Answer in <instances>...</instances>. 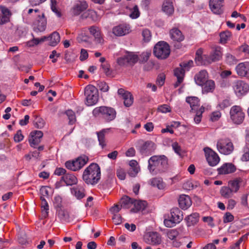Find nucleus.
I'll list each match as a JSON object with an SVG mask.
<instances>
[{"mask_svg": "<svg viewBox=\"0 0 249 249\" xmlns=\"http://www.w3.org/2000/svg\"><path fill=\"white\" fill-rule=\"evenodd\" d=\"M208 73L205 70L201 71L195 76V80L196 84L199 86H203L204 83L208 80Z\"/></svg>", "mask_w": 249, "mask_h": 249, "instance_id": "obj_25", "label": "nucleus"}, {"mask_svg": "<svg viewBox=\"0 0 249 249\" xmlns=\"http://www.w3.org/2000/svg\"><path fill=\"white\" fill-rule=\"evenodd\" d=\"M154 148V143L151 141H147L142 143L139 147V150L142 154L147 155Z\"/></svg>", "mask_w": 249, "mask_h": 249, "instance_id": "obj_26", "label": "nucleus"}, {"mask_svg": "<svg viewBox=\"0 0 249 249\" xmlns=\"http://www.w3.org/2000/svg\"><path fill=\"white\" fill-rule=\"evenodd\" d=\"M234 220L233 215L230 212H227L225 213L223 216V222L227 223L231 222Z\"/></svg>", "mask_w": 249, "mask_h": 249, "instance_id": "obj_57", "label": "nucleus"}, {"mask_svg": "<svg viewBox=\"0 0 249 249\" xmlns=\"http://www.w3.org/2000/svg\"><path fill=\"white\" fill-rule=\"evenodd\" d=\"M126 56L129 64H133L138 60V56L131 52H126Z\"/></svg>", "mask_w": 249, "mask_h": 249, "instance_id": "obj_47", "label": "nucleus"}, {"mask_svg": "<svg viewBox=\"0 0 249 249\" xmlns=\"http://www.w3.org/2000/svg\"><path fill=\"white\" fill-rule=\"evenodd\" d=\"M90 34L94 37L96 44L102 45L104 43L103 35L101 29L96 26H91L89 28Z\"/></svg>", "mask_w": 249, "mask_h": 249, "instance_id": "obj_15", "label": "nucleus"}, {"mask_svg": "<svg viewBox=\"0 0 249 249\" xmlns=\"http://www.w3.org/2000/svg\"><path fill=\"white\" fill-rule=\"evenodd\" d=\"M162 10L168 16L172 15L174 12L172 0H165L162 4Z\"/></svg>", "mask_w": 249, "mask_h": 249, "instance_id": "obj_29", "label": "nucleus"}, {"mask_svg": "<svg viewBox=\"0 0 249 249\" xmlns=\"http://www.w3.org/2000/svg\"><path fill=\"white\" fill-rule=\"evenodd\" d=\"M69 120V124H72L76 122L75 113L71 109H68L65 112Z\"/></svg>", "mask_w": 249, "mask_h": 249, "instance_id": "obj_51", "label": "nucleus"}, {"mask_svg": "<svg viewBox=\"0 0 249 249\" xmlns=\"http://www.w3.org/2000/svg\"><path fill=\"white\" fill-rule=\"evenodd\" d=\"M186 102L190 105L192 111L198 110L200 107L199 100L196 97H188L186 99Z\"/></svg>", "mask_w": 249, "mask_h": 249, "instance_id": "obj_33", "label": "nucleus"}, {"mask_svg": "<svg viewBox=\"0 0 249 249\" xmlns=\"http://www.w3.org/2000/svg\"><path fill=\"white\" fill-rule=\"evenodd\" d=\"M241 182V179L238 178L229 181L228 185L231 187L230 189L233 193H236L239 189Z\"/></svg>", "mask_w": 249, "mask_h": 249, "instance_id": "obj_41", "label": "nucleus"}, {"mask_svg": "<svg viewBox=\"0 0 249 249\" xmlns=\"http://www.w3.org/2000/svg\"><path fill=\"white\" fill-rule=\"evenodd\" d=\"M99 89L102 92H107L109 90V86L104 81H99L97 84Z\"/></svg>", "mask_w": 249, "mask_h": 249, "instance_id": "obj_54", "label": "nucleus"}, {"mask_svg": "<svg viewBox=\"0 0 249 249\" xmlns=\"http://www.w3.org/2000/svg\"><path fill=\"white\" fill-rule=\"evenodd\" d=\"M41 157L40 152L35 150L34 151H31L28 154L24 156L25 159L27 161H30L32 158L36 160H39Z\"/></svg>", "mask_w": 249, "mask_h": 249, "instance_id": "obj_44", "label": "nucleus"}, {"mask_svg": "<svg viewBox=\"0 0 249 249\" xmlns=\"http://www.w3.org/2000/svg\"><path fill=\"white\" fill-rule=\"evenodd\" d=\"M194 62L189 60L187 62L180 64V67L177 68L174 71V75L177 78V81L174 84L175 88L178 87L183 82L185 71H188L193 66Z\"/></svg>", "mask_w": 249, "mask_h": 249, "instance_id": "obj_5", "label": "nucleus"}, {"mask_svg": "<svg viewBox=\"0 0 249 249\" xmlns=\"http://www.w3.org/2000/svg\"><path fill=\"white\" fill-rule=\"evenodd\" d=\"M204 111V108L203 107H200L198 110L194 111L196 113V115L194 117V121L196 124H199L201 120V115Z\"/></svg>", "mask_w": 249, "mask_h": 249, "instance_id": "obj_53", "label": "nucleus"}, {"mask_svg": "<svg viewBox=\"0 0 249 249\" xmlns=\"http://www.w3.org/2000/svg\"><path fill=\"white\" fill-rule=\"evenodd\" d=\"M130 32L129 25L123 23L115 26L112 29V33L116 36H121L128 34Z\"/></svg>", "mask_w": 249, "mask_h": 249, "instance_id": "obj_18", "label": "nucleus"}, {"mask_svg": "<svg viewBox=\"0 0 249 249\" xmlns=\"http://www.w3.org/2000/svg\"><path fill=\"white\" fill-rule=\"evenodd\" d=\"M47 24V19L43 13L37 15L36 19L34 22L33 29L36 32H43L45 30Z\"/></svg>", "mask_w": 249, "mask_h": 249, "instance_id": "obj_14", "label": "nucleus"}, {"mask_svg": "<svg viewBox=\"0 0 249 249\" xmlns=\"http://www.w3.org/2000/svg\"><path fill=\"white\" fill-rule=\"evenodd\" d=\"M49 41V44L52 46H55L60 40V37L59 34L56 32H54L51 34L48 37H46V39Z\"/></svg>", "mask_w": 249, "mask_h": 249, "instance_id": "obj_35", "label": "nucleus"}, {"mask_svg": "<svg viewBox=\"0 0 249 249\" xmlns=\"http://www.w3.org/2000/svg\"><path fill=\"white\" fill-rule=\"evenodd\" d=\"M40 199L41 200V207L43 209L42 213L43 214H44L45 216H46L48 215L49 205L44 197L41 196Z\"/></svg>", "mask_w": 249, "mask_h": 249, "instance_id": "obj_52", "label": "nucleus"}, {"mask_svg": "<svg viewBox=\"0 0 249 249\" xmlns=\"http://www.w3.org/2000/svg\"><path fill=\"white\" fill-rule=\"evenodd\" d=\"M167 164L165 156H154L148 160V169L152 174H157L164 171Z\"/></svg>", "mask_w": 249, "mask_h": 249, "instance_id": "obj_2", "label": "nucleus"}, {"mask_svg": "<svg viewBox=\"0 0 249 249\" xmlns=\"http://www.w3.org/2000/svg\"><path fill=\"white\" fill-rule=\"evenodd\" d=\"M56 1L55 0H51V7L52 11L56 13L58 16H60V13L59 12L56 7Z\"/></svg>", "mask_w": 249, "mask_h": 249, "instance_id": "obj_63", "label": "nucleus"}, {"mask_svg": "<svg viewBox=\"0 0 249 249\" xmlns=\"http://www.w3.org/2000/svg\"><path fill=\"white\" fill-rule=\"evenodd\" d=\"M46 39V36H43L40 38H34L33 39L27 41L26 42V45L29 47H34L41 42H44Z\"/></svg>", "mask_w": 249, "mask_h": 249, "instance_id": "obj_46", "label": "nucleus"}, {"mask_svg": "<svg viewBox=\"0 0 249 249\" xmlns=\"http://www.w3.org/2000/svg\"><path fill=\"white\" fill-rule=\"evenodd\" d=\"M223 1L224 0H210L209 6L212 11L216 14H220Z\"/></svg>", "mask_w": 249, "mask_h": 249, "instance_id": "obj_21", "label": "nucleus"}, {"mask_svg": "<svg viewBox=\"0 0 249 249\" xmlns=\"http://www.w3.org/2000/svg\"><path fill=\"white\" fill-rule=\"evenodd\" d=\"M101 67L102 71L106 74V75H109L111 74V71L108 63L101 64Z\"/></svg>", "mask_w": 249, "mask_h": 249, "instance_id": "obj_55", "label": "nucleus"}, {"mask_svg": "<svg viewBox=\"0 0 249 249\" xmlns=\"http://www.w3.org/2000/svg\"><path fill=\"white\" fill-rule=\"evenodd\" d=\"M43 133L40 130H35L31 132L29 142L31 147L36 148V146L40 143L43 137Z\"/></svg>", "mask_w": 249, "mask_h": 249, "instance_id": "obj_16", "label": "nucleus"}, {"mask_svg": "<svg viewBox=\"0 0 249 249\" xmlns=\"http://www.w3.org/2000/svg\"><path fill=\"white\" fill-rule=\"evenodd\" d=\"M88 5L85 0H79L76 1L73 5L71 13L74 16L80 15L83 11L87 9Z\"/></svg>", "mask_w": 249, "mask_h": 249, "instance_id": "obj_19", "label": "nucleus"}, {"mask_svg": "<svg viewBox=\"0 0 249 249\" xmlns=\"http://www.w3.org/2000/svg\"><path fill=\"white\" fill-rule=\"evenodd\" d=\"M226 61L228 64L232 65L236 62L237 59L233 55L227 53L226 56Z\"/></svg>", "mask_w": 249, "mask_h": 249, "instance_id": "obj_58", "label": "nucleus"}, {"mask_svg": "<svg viewBox=\"0 0 249 249\" xmlns=\"http://www.w3.org/2000/svg\"><path fill=\"white\" fill-rule=\"evenodd\" d=\"M62 179L67 185H72L77 183V178L72 174H66L62 177Z\"/></svg>", "mask_w": 249, "mask_h": 249, "instance_id": "obj_34", "label": "nucleus"}, {"mask_svg": "<svg viewBox=\"0 0 249 249\" xmlns=\"http://www.w3.org/2000/svg\"><path fill=\"white\" fill-rule=\"evenodd\" d=\"M153 53L157 58L161 59H165L170 54V47L166 42L159 41L155 45Z\"/></svg>", "mask_w": 249, "mask_h": 249, "instance_id": "obj_7", "label": "nucleus"}, {"mask_svg": "<svg viewBox=\"0 0 249 249\" xmlns=\"http://www.w3.org/2000/svg\"><path fill=\"white\" fill-rule=\"evenodd\" d=\"M235 71L240 77H249V62L239 63L235 67Z\"/></svg>", "mask_w": 249, "mask_h": 249, "instance_id": "obj_17", "label": "nucleus"}, {"mask_svg": "<svg viewBox=\"0 0 249 249\" xmlns=\"http://www.w3.org/2000/svg\"><path fill=\"white\" fill-rule=\"evenodd\" d=\"M203 86V92H213L215 89V83L212 80H207Z\"/></svg>", "mask_w": 249, "mask_h": 249, "instance_id": "obj_40", "label": "nucleus"}, {"mask_svg": "<svg viewBox=\"0 0 249 249\" xmlns=\"http://www.w3.org/2000/svg\"><path fill=\"white\" fill-rule=\"evenodd\" d=\"M93 114L94 115L100 114L107 122L113 121L116 116V112L113 108L106 106L96 107L93 110Z\"/></svg>", "mask_w": 249, "mask_h": 249, "instance_id": "obj_4", "label": "nucleus"}, {"mask_svg": "<svg viewBox=\"0 0 249 249\" xmlns=\"http://www.w3.org/2000/svg\"><path fill=\"white\" fill-rule=\"evenodd\" d=\"M221 116V114L220 111H216L213 112L211 116V120L213 122L216 121L218 120Z\"/></svg>", "mask_w": 249, "mask_h": 249, "instance_id": "obj_61", "label": "nucleus"}, {"mask_svg": "<svg viewBox=\"0 0 249 249\" xmlns=\"http://www.w3.org/2000/svg\"><path fill=\"white\" fill-rule=\"evenodd\" d=\"M199 219V214L197 213H193L187 217L185 220L186 221L187 225L188 227H190L196 224Z\"/></svg>", "mask_w": 249, "mask_h": 249, "instance_id": "obj_37", "label": "nucleus"}, {"mask_svg": "<svg viewBox=\"0 0 249 249\" xmlns=\"http://www.w3.org/2000/svg\"><path fill=\"white\" fill-rule=\"evenodd\" d=\"M88 157L83 155L77 158L75 160H69L66 162V168L73 171H76L81 169L89 161Z\"/></svg>", "mask_w": 249, "mask_h": 249, "instance_id": "obj_8", "label": "nucleus"}, {"mask_svg": "<svg viewBox=\"0 0 249 249\" xmlns=\"http://www.w3.org/2000/svg\"><path fill=\"white\" fill-rule=\"evenodd\" d=\"M171 39L175 41H182L184 37L181 31L177 28H173L170 32Z\"/></svg>", "mask_w": 249, "mask_h": 249, "instance_id": "obj_32", "label": "nucleus"}, {"mask_svg": "<svg viewBox=\"0 0 249 249\" xmlns=\"http://www.w3.org/2000/svg\"><path fill=\"white\" fill-rule=\"evenodd\" d=\"M142 41L145 43L149 42L152 38V34L150 31L147 29H144L142 31Z\"/></svg>", "mask_w": 249, "mask_h": 249, "instance_id": "obj_48", "label": "nucleus"}, {"mask_svg": "<svg viewBox=\"0 0 249 249\" xmlns=\"http://www.w3.org/2000/svg\"><path fill=\"white\" fill-rule=\"evenodd\" d=\"M220 193L223 197L229 198L232 197L233 192L230 188L227 186H223L220 189Z\"/></svg>", "mask_w": 249, "mask_h": 249, "instance_id": "obj_42", "label": "nucleus"}, {"mask_svg": "<svg viewBox=\"0 0 249 249\" xmlns=\"http://www.w3.org/2000/svg\"><path fill=\"white\" fill-rule=\"evenodd\" d=\"M71 192L77 199H80L85 196V190L83 186L78 185L71 189Z\"/></svg>", "mask_w": 249, "mask_h": 249, "instance_id": "obj_30", "label": "nucleus"}, {"mask_svg": "<svg viewBox=\"0 0 249 249\" xmlns=\"http://www.w3.org/2000/svg\"><path fill=\"white\" fill-rule=\"evenodd\" d=\"M24 136L22 134L21 131L20 130H18L16 134L15 135L14 139L15 142H18L23 140Z\"/></svg>", "mask_w": 249, "mask_h": 249, "instance_id": "obj_62", "label": "nucleus"}, {"mask_svg": "<svg viewBox=\"0 0 249 249\" xmlns=\"http://www.w3.org/2000/svg\"><path fill=\"white\" fill-rule=\"evenodd\" d=\"M117 62L120 66H125L128 64L126 54H125L123 56L118 58Z\"/></svg>", "mask_w": 249, "mask_h": 249, "instance_id": "obj_60", "label": "nucleus"}, {"mask_svg": "<svg viewBox=\"0 0 249 249\" xmlns=\"http://www.w3.org/2000/svg\"><path fill=\"white\" fill-rule=\"evenodd\" d=\"M235 166L231 163H225L217 169L218 174L220 175L231 174L235 172Z\"/></svg>", "mask_w": 249, "mask_h": 249, "instance_id": "obj_23", "label": "nucleus"}, {"mask_svg": "<svg viewBox=\"0 0 249 249\" xmlns=\"http://www.w3.org/2000/svg\"><path fill=\"white\" fill-rule=\"evenodd\" d=\"M217 148L220 153L229 155L232 152L233 145L229 139H221L217 143Z\"/></svg>", "mask_w": 249, "mask_h": 249, "instance_id": "obj_10", "label": "nucleus"}, {"mask_svg": "<svg viewBox=\"0 0 249 249\" xmlns=\"http://www.w3.org/2000/svg\"><path fill=\"white\" fill-rule=\"evenodd\" d=\"M129 11V16L132 19H136L140 16V12L138 6L136 5L132 7H127Z\"/></svg>", "mask_w": 249, "mask_h": 249, "instance_id": "obj_39", "label": "nucleus"}, {"mask_svg": "<svg viewBox=\"0 0 249 249\" xmlns=\"http://www.w3.org/2000/svg\"><path fill=\"white\" fill-rule=\"evenodd\" d=\"M221 50L222 49L220 47H215L212 52L210 56H208L207 60L210 61V63H211L212 62L220 60L222 55Z\"/></svg>", "mask_w": 249, "mask_h": 249, "instance_id": "obj_22", "label": "nucleus"}, {"mask_svg": "<svg viewBox=\"0 0 249 249\" xmlns=\"http://www.w3.org/2000/svg\"><path fill=\"white\" fill-rule=\"evenodd\" d=\"M86 104L88 106H92L98 101L99 94L97 89L94 86L89 85L85 88Z\"/></svg>", "mask_w": 249, "mask_h": 249, "instance_id": "obj_3", "label": "nucleus"}, {"mask_svg": "<svg viewBox=\"0 0 249 249\" xmlns=\"http://www.w3.org/2000/svg\"><path fill=\"white\" fill-rule=\"evenodd\" d=\"M116 175L117 177L121 180H124L125 178V172L124 169L121 167H119L117 169Z\"/></svg>", "mask_w": 249, "mask_h": 249, "instance_id": "obj_56", "label": "nucleus"}, {"mask_svg": "<svg viewBox=\"0 0 249 249\" xmlns=\"http://www.w3.org/2000/svg\"><path fill=\"white\" fill-rule=\"evenodd\" d=\"M148 183L153 187H157L160 190H163L166 187L165 184L160 178H152L149 180Z\"/></svg>", "mask_w": 249, "mask_h": 249, "instance_id": "obj_31", "label": "nucleus"}, {"mask_svg": "<svg viewBox=\"0 0 249 249\" xmlns=\"http://www.w3.org/2000/svg\"><path fill=\"white\" fill-rule=\"evenodd\" d=\"M233 89L236 95L240 97L246 94L249 90L247 83L242 80H237L234 82Z\"/></svg>", "mask_w": 249, "mask_h": 249, "instance_id": "obj_12", "label": "nucleus"}, {"mask_svg": "<svg viewBox=\"0 0 249 249\" xmlns=\"http://www.w3.org/2000/svg\"><path fill=\"white\" fill-rule=\"evenodd\" d=\"M230 113L231 119L234 124H239L242 123L245 118V113L240 106L232 107Z\"/></svg>", "mask_w": 249, "mask_h": 249, "instance_id": "obj_9", "label": "nucleus"}, {"mask_svg": "<svg viewBox=\"0 0 249 249\" xmlns=\"http://www.w3.org/2000/svg\"><path fill=\"white\" fill-rule=\"evenodd\" d=\"M158 110L159 112L166 113L171 111V107L168 105L164 104L160 106L158 108Z\"/></svg>", "mask_w": 249, "mask_h": 249, "instance_id": "obj_59", "label": "nucleus"}, {"mask_svg": "<svg viewBox=\"0 0 249 249\" xmlns=\"http://www.w3.org/2000/svg\"><path fill=\"white\" fill-rule=\"evenodd\" d=\"M0 10L1 12L0 16V24H3L9 21L11 13L7 8L3 6H0Z\"/></svg>", "mask_w": 249, "mask_h": 249, "instance_id": "obj_28", "label": "nucleus"}, {"mask_svg": "<svg viewBox=\"0 0 249 249\" xmlns=\"http://www.w3.org/2000/svg\"><path fill=\"white\" fill-rule=\"evenodd\" d=\"M101 178V170L99 166L95 163H92L84 170L83 179L87 184L95 185Z\"/></svg>", "mask_w": 249, "mask_h": 249, "instance_id": "obj_1", "label": "nucleus"}, {"mask_svg": "<svg viewBox=\"0 0 249 249\" xmlns=\"http://www.w3.org/2000/svg\"><path fill=\"white\" fill-rule=\"evenodd\" d=\"M126 201L131 202L134 204V208L131 211L134 213H137L141 211H143L147 206V203L145 201L140 200H132L130 198L126 197Z\"/></svg>", "mask_w": 249, "mask_h": 249, "instance_id": "obj_20", "label": "nucleus"}, {"mask_svg": "<svg viewBox=\"0 0 249 249\" xmlns=\"http://www.w3.org/2000/svg\"><path fill=\"white\" fill-rule=\"evenodd\" d=\"M247 143L244 148V154L241 157V160L244 161H249V135L247 137Z\"/></svg>", "mask_w": 249, "mask_h": 249, "instance_id": "obj_43", "label": "nucleus"}, {"mask_svg": "<svg viewBox=\"0 0 249 249\" xmlns=\"http://www.w3.org/2000/svg\"><path fill=\"white\" fill-rule=\"evenodd\" d=\"M203 50L202 49H199L196 52L195 61L198 65H206L210 64V61H207L208 56L202 55Z\"/></svg>", "mask_w": 249, "mask_h": 249, "instance_id": "obj_24", "label": "nucleus"}, {"mask_svg": "<svg viewBox=\"0 0 249 249\" xmlns=\"http://www.w3.org/2000/svg\"><path fill=\"white\" fill-rule=\"evenodd\" d=\"M166 235L169 239L173 240L178 236V232L176 229L167 230Z\"/></svg>", "mask_w": 249, "mask_h": 249, "instance_id": "obj_50", "label": "nucleus"}, {"mask_svg": "<svg viewBox=\"0 0 249 249\" xmlns=\"http://www.w3.org/2000/svg\"><path fill=\"white\" fill-rule=\"evenodd\" d=\"M204 151L207 161L210 166H215L219 163L220 158L215 152L209 147L204 148Z\"/></svg>", "mask_w": 249, "mask_h": 249, "instance_id": "obj_13", "label": "nucleus"}, {"mask_svg": "<svg viewBox=\"0 0 249 249\" xmlns=\"http://www.w3.org/2000/svg\"><path fill=\"white\" fill-rule=\"evenodd\" d=\"M123 99L124 100V103L125 107H129L131 106L133 103V97L130 92L126 93Z\"/></svg>", "mask_w": 249, "mask_h": 249, "instance_id": "obj_49", "label": "nucleus"}, {"mask_svg": "<svg viewBox=\"0 0 249 249\" xmlns=\"http://www.w3.org/2000/svg\"><path fill=\"white\" fill-rule=\"evenodd\" d=\"M231 105V103L230 101L228 99H225L223 100L221 102H220L218 106L219 107L222 108L224 109L226 107H227L229 106H230Z\"/></svg>", "mask_w": 249, "mask_h": 249, "instance_id": "obj_64", "label": "nucleus"}, {"mask_svg": "<svg viewBox=\"0 0 249 249\" xmlns=\"http://www.w3.org/2000/svg\"><path fill=\"white\" fill-rule=\"evenodd\" d=\"M178 204L182 209L186 210L192 205V201L190 197L185 195H181L178 198Z\"/></svg>", "mask_w": 249, "mask_h": 249, "instance_id": "obj_27", "label": "nucleus"}, {"mask_svg": "<svg viewBox=\"0 0 249 249\" xmlns=\"http://www.w3.org/2000/svg\"><path fill=\"white\" fill-rule=\"evenodd\" d=\"M182 219V212L178 208H174L171 210L169 218L164 219V224L166 227L171 228L179 223Z\"/></svg>", "mask_w": 249, "mask_h": 249, "instance_id": "obj_6", "label": "nucleus"}, {"mask_svg": "<svg viewBox=\"0 0 249 249\" xmlns=\"http://www.w3.org/2000/svg\"><path fill=\"white\" fill-rule=\"evenodd\" d=\"M144 241L147 244L157 246L162 242L161 236L157 232H147L144 236Z\"/></svg>", "mask_w": 249, "mask_h": 249, "instance_id": "obj_11", "label": "nucleus"}, {"mask_svg": "<svg viewBox=\"0 0 249 249\" xmlns=\"http://www.w3.org/2000/svg\"><path fill=\"white\" fill-rule=\"evenodd\" d=\"M129 164L130 168L128 171V174L131 177H135L140 171L138 162L135 160H131Z\"/></svg>", "mask_w": 249, "mask_h": 249, "instance_id": "obj_36", "label": "nucleus"}, {"mask_svg": "<svg viewBox=\"0 0 249 249\" xmlns=\"http://www.w3.org/2000/svg\"><path fill=\"white\" fill-rule=\"evenodd\" d=\"M231 33L229 31H226L220 34V42L225 44L229 40L231 37Z\"/></svg>", "mask_w": 249, "mask_h": 249, "instance_id": "obj_45", "label": "nucleus"}, {"mask_svg": "<svg viewBox=\"0 0 249 249\" xmlns=\"http://www.w3.org/2000/svg\"><path fill=\"white\" fill-rule=\"evenodd\" d=\"M110 129V128L104 129L100 132H97L99 144L103 148L106 145L105 139V133L108 132Z\"/></svg>", "mask_w": 249, "mask_h": 249, "instance_id": "obj_38", "label": "nucleus"}]
</instances>
